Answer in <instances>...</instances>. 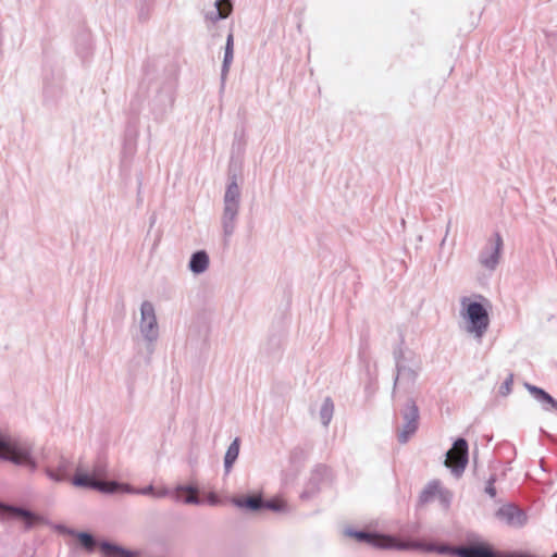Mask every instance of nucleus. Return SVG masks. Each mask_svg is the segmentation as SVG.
<instances>
[{"instance_id": "nucleus-16", "label": "nucleus", "mask_w": 557, "mask_h": 557, "mask_svg": "<svg viewBox=\"0 0 557 557\" xmlns=\"http://www.w3.org/2000/svg\"><path fill=\"white\" fill-rule=\"evenodd\" d=\"M174 499L176 502H183L187 505H201L203 499L194 495L198 493V486L196 484H178L174 488Z\"/></svg>"}, {"instance_id": "nucleus-33", "label": "nucleus", "mask_w": 557, "mask_h": 557, "mask_svg": "<svg viewBox=\"0 0 557 557\" xmlns=\"http://www.w3.org/2000/svg\"><path fill=\"white\" fill-rule=\"evenodd\" d=\"M268 509L274 512H283L286 509V504L280 499H263L262 510Z\"/></svg>"}, {"instance_id": "nucleus-28", "label": "nucleus", "mask_w": 557, "mask_h": 557, "mask_svg": "<svg viewBox=\"0 0 557 557\" xmlns=\"http://www.w3.org/2000/svg\"><path fill=\"white\" fill-rule=\"evenodd\" d=\"M334 412V404L331 397H326L320 408V420L324 426H327L332 420Z\"/></svg>"}, {"instance_id": "nucleus-43", "label": "nucleus", "mask_w": 557, "mask_h": 557, "mask_svg": "<svg viewBox=\"0 0 557 557\" xmlns=\"http://www.w3.org/2000/svg\"><path fill=\"white\" fill-rule=\"evenodd\" d=\"M553 557H557V553H555V554L553 555Z\"/></svg>"}, {"instance_id": "nucleus-32", "label": "nucleus", "mask_w": 557, "mask_h": 557, "mask_svg": "<svg viewBox=\"0 0 557 557\" xmlns=\"http://www.w3.org/2000/svg\"><path fill=\"white\" fill-rule=\"evenodd\" d=\"M91 474L97 480H104L109 475L107 461L99 458L92 466Z\"/></svg>"}, {"instance_id": "nucleus-42", "label": "nucleus", "mask_w": 557, "mask_h": 557, "mask_svg": "<svg viewBox=\"0 0 557 557\" xmlns=\"http://www.w3.org/2000/svg\"><path fill=\"white\" fill-rule=\"evenodd\" d=\"M209 503H210L211 505H215L218 502H216L215 499H210V500H209Z\"/></svg>"}, {"instance_id": "nucleus-6", "label": "nucleus", "mask_w": 557, "mask_h": 557, "mask_svg": "<svg viewBox=\"0 0 557 557\" xmlns=\"http://www.w3.org/2000/svg\"><path fill=\"white\" fill-rule=\"evenodd\" d=\"M399 414L403 424L397 432V440L400 444H406L419 429L420 411L416 400L408 397L399 408Z\"/></svg>"}, {"instance_id": "nucleus-29", "label": "nucleus", "mask_w": 557, "mask_h": 557, "mask_svg": "<svg viewBox=\"0 0 557 557\" xmlns=\"http://www.w3.org/2000/svg\"><path fill=\"white\" fill-rule=\"evenodd\" d=\"M91 50L90 36L86 33H83L78 36L76 40V51L81 55V58H87Z\"/></svg>"}, {"instance_id": "nucleus-9", "label": "nucleus", "mask_w": 557, "mask_h": 557, "mask_svg": "<svg viewBox=\"0 0 557 557\" xmlns=\"http://www.w3.org/2000/svg\"><path fill=\"white\" fill-rule=\"evenodd\" d=\"M495 517L507 527L513 529L523 528L529 520L527 511L512 503L499 507L495 511Z\"/></svg>"}, {"instance_id": "nucleus-38", "label": "nucleus", "mask_w": 557, "mask_h": 557, "mask_svg": "<svg viewBox=\"0 0 557 557\" xmlns=\"http://www.w3.org/2000/svg\"><path fill=\"white\" fill-rule=\"evenodd\" d=\"M170 493H171L170 490L163 488V490H160V491L156 492V497L157 498H162V497H165V496L170 495Z\"/></svg>"}, {"instance_id": "nucleus-8", "label": "nucleus", "mask_w": 557, "mask_h": 557, "mask_svg": "<svg viewBox=\"0 0 557 557\" xmlns=\"http://www.w3.org/2000/svg\"><path fill=\"white\" fill-rule=\"evenodd\" d=\"M420 371L421 366L413 368H405L400 366V369H395L392 398H396L398 391H403L407 394H410L414 387Z\"/></svg>"}, {"instance_id": "nucleus-27", "label": "nucleus", "mask_w": 557, "mask_h": 557, "mask_svg": "<svg viewBox=\"0 0 557 557\" xmlns=\"http://www.w3.org/2000/svg\"><path fill=\"white\" fill-rule=\"evenodd\" d=\"M240 448V438L235 437L231 445L227 447L225 456H224V470L225 473L228 474L238 458Z\"/></svg>"}, {"instance_id": "nucleus-13", "label": "nucleus", "mask_w": 557, "mask_h": 557, "mask_svg": "<svg viewBox=\"0 0 557 557\" xmlns=\"http://www.w3.org/2000/svg\"><path fill=\"white\" fill-rule=\"evenodd\" d=\"M494 237L495 240L491 248L482 250L479 256L480 263L488 270H495L497 267L503 247V238L500 234L495 233Z\"/></svg>"}, {"instance_id": "nucleus-18", "label": "nucleus", "mask_w": 557, "mask_h": 557, "mask_svg": "<svg viewBox=\"0 0 557 557\" xmlns=\"http://www.w3.org/2000/svg\"><path fill=\"white\" fill-rule=\"evenodd\" d=\"M232 11L233 3L231 0H215L214 8L205 13V18L208 22L216 23L228 17Z\"/></svg>"}, {"instance_id": "nucleus-3", "label": "nucleus", "mask_w": 557, "mask_h": 557, "mask_svg": "<svg viewBox=\"0 0 557 557\" xmlns=\"http://www.w3.org/2000/svg\"><path fill=\"white\" fill-rule=\"evenodd\" d=\"M240 202V189L234 175L227 184L224 198H223V213L221 218V224L223 235L227 239L230 238L236 228V222L239 212Z\"/></svg>"}, {"instance_id": "nucleus-2", "label": "nucleus", "mask_w": 557, "mask_h": 557, "mask_svg": "<svg viewBox=\"0 0 557 557\" xmlns=\"http://www.w3.org/2000/svg\"><path fill=\"white\" fill-rule=\"evenodd\" d=\"M0 460L24 467L29 472L38 469V462L33 456V445L28 442L12 440L0 432Z\"/></svg>"}, {"instance_id": "nucleus-5", "label": "nucleus", "mask_w": 557, "mask_h": 557, "mask_svg": "<svg viewBox=\"0 0 557 557\" xmlns=\"http://www.w3.org/2000/svg\"><path fill=\"white\" fill-rule=\"evenodd\" d=\"M140 334L146 342L149 354L153 352L154 343L159 338V325L157 321L156 310L152 302L145 300L140 306Z\"/></svg>"}, {"instance_id": "nucleus-40", "label": "nucleus", "mask_w": 557, "mask_h": 557, "mask_svg": "<svg viewBox=\"0 0 557 557\" xmlns=\"http://www.w3.org/2000/svg\"><path fill=\"white\" fill-rule=\"evenodd\" d=\"M168 102H169V104H170V106H172V103H173V98H172V96H171V95H169V96H168Z\"/></svg>"}, {"instance_id": "nucleus-25", "label": "nucleus", "mask_w": 557, "mask_h": 557, "mask_svg": "<svg viewBox=\"0 0 557 557\" xmlns=\"http://www.w3.org/2000/svg\"><path fill=\"white\" fill-rule=\"evenodd\" d=\"M232 503L246 511L257 512L262 510L263 498L260 495H247L240 497H234Z\"/></svg>"}, {"instance_id": "nucleus-24", "label": "nucleus", "mask_w": 557, "mask_h": 557, "mask_svg": "<svg viewBox=\"0 0 557 557\" xmlns=\"http://www.w3.org/2000/svg\"><path fill=\"white\" fill-rule=\"evenodd\" d=\"M234 59V35L231 32L226 37L225 48H224V57L221 66V85L224 87L226 77L231 67V64Z\"/></svg>"}, {"instance_id": "nucleus-11", "label": "nucleus", "mask_w": 557, "mask_h": 557, "mask_svg": "<svg viewBox=\"0 0 557 557\" xmlns=\"http://www.w3.org/2000/svg\"><path fill=\"white\" fill-rule=\"evenodd\" d=\"M401 546H404L401 548V550H420V552H428V553H432V552H435V553H438L441 555H451V556H456V548L455 546H451V545H436V544H429V543H424L422 541H416V540H404L403 539V543H401Z\"/></svg>"}, {"instance_id": "nucleus-19", "label": "nucleus", "mask_w": 557, "mask_h": 557, "mask_svg": "<svg viewBox=\"0 0 557 557\" xmlns=\"http://www.w3.org/2000/svg\"><path fill=\"white\" fill-rule=\"evenodd\" d=\"M524 387L545 410H557V400L545 389L530 383H524Z\"/></svg>"}, {"instance_id": "nucleus-12", "label": "nucleus", "mask_w": 557, "mask_h": 557, "mask_svg": "<svg viewBox=\"0 0 557 557\" xmlns=\"http://www.w3.org/2000/svg\"><path fill=\"white\" fill-rule=\"evenodd\" d=\"M404 344H405V341L401 337L400 343L393 349V358L395 361V369H400V366L405 367V368H407V367L413 368V367L421 366V361L417 357V355L412 350L404 347Z\"/></svg>"}, {"instance_id": "nucleus-34", "label": "nucleus", "mask_w": 557, "mask_h": 557, "mask_svg": "<svg viewBox=\"0 0 557 557\" xmlns=\"http://www.w3.org/2000/svg\"><path fill=\"white\" fill-rule=\"evenodd\" d=\"M497 478H496V474L493 473L490 475V478L487 479L486 481V486H485V493L491 497V498H495L496 495H497V491H496V487H495V482H496Z\"/></svg>"}, {"instance_id": "nucleus-26", "label": "nucleus", "mask_w": 557, "mask_h": 557, "mask_svg": "<svg viewBox=\"0 0 557 557\" xmlns=\"http://www.w3.org/2000/svg\"><path fill=\"white\" fill-rule=\"evenodd\" d=\"M99 480L95 479L91 473L82 472L79 470L76 471L75 475L72 478V484L76 487L89 488L97 491Z\"/></svg>"}, {"instance_id": "nucleus-30", "label": "nucleus", "mask_w": 557, "mask_h": 557, "mask_svg": "<svg viewBox=\"0 0 557 557\" xmlns=\"http://www.w3.org/2000/svg\"><path fill=\"white\" fill-rule=\"evenodd\" d=\"M154 0H138L137 14L140 22H147L153 9Z\"/></svg>"}, {"instance_id": "nucleus-15", "label": "nucleus", "mask_w": 557, "mask_h": 557, "mask_svg": "<svg viewBox=\"0 0 557 557\" xmlns=\"http://www.w3.org/2000/svg\"><path fill=\"white\" fill-rule=\"evenodd\" d=\"M73 467V462L63 455L58 458L57 467L46 466L44 468L45 474L53 482L60 483L67 479V474Z\"/></svg>"}, {"instance_id": "nucleus-10", "label": "nucleus", "mask_w": 557, "mask_h": 557, "mask_svg": "<svg viewBox=\"0 0 557 557\" xmlns=\"http://www.w3.org/2000/svg\"><path fill=\"white\" fill-rule=\"evenodd\" d=\"M330 469L324 465H318L312 470L308 482L305 485L304 491L300 494L302 500H309L313 498L321 490V484L327 478Z\"/></svg>"}, {"instance_id": "nucleus-35", "label": "nucleus", "mask_w": 557, "mask_h": 557, "mask_svg": "<svg viewBox=\"0 0 557 557\" xmlns=\"http://www.w3.org/2000/svg\"><path fill=\"white\" fill-rule=\"evenodd\" d=\"M513 384V374H509L508 377L504 381V383L499 387L500 396H508L511 393V387Z\"/></svg>"}, {"instance_id": "nucleus-7", "label": "nucleus", "mask_w": 557, "mask_h": 557, "mask_svg": "<svg viewBox=\"0 0 557 557\" xmlns=\"http://www.w3.org/2000/svg\"><path fill=\"white\" fill-rule=\"evenodd\" d=\"M469 460L468 443L463 437H458L451 448L446 453L445 466L451 470L455 476H460Z\"/></svg>"}, {"instance_id": "nucleus-1", "label": "nucleus", "mask_w": 557, "mask_h": 557, "mask_svg": "<svg viewBox=\"0 0 557 557\" xmlns=\"http://www.w3.org/2000/svg\"><path fill=\"white\" fill-rule=\"evenodd\" d=\"M479 301L471 300L469 297L461 298V314L467 321V332L474 335L475 338H482L490 326L488 308L491 302L482 295L475 296Z\"/></svg>"}, {"instance_id": "nucleus-20", "label": "nucleus", "mask_w": 557, "mask_h": 557, "mask_svg": "<svg viewBox=\"0 0 557 557\" xmlns=\"http://www.w3.org/2000/svg\"><path fill=\"white\" fill-rule=\"evenodd\" d=\"M99 547L106 557H138V552L128 549L120 544L102 541Z\"/></svg>"}, {"instance_id": "nucleus-41", "label": "nucleus", "mask_w": 557, "mask_h": 557, "mask_svg": "<svg viewBox=\"0 0 557 557\" xmlns=\"http://www.w3.org/2000/svg\"><path fill=\"white\" fill-rule=\"evenodd\" d=\"M446 238H447V236L445 235L444 238L441 242V246H444V244H446Z\"/></svg>"}, {"instance_id": "nucleus-22", "label": "nucleus", "mask_w": 557, "mask_h": 557, "mask_svg": "<svg viewBox=\"0 0 557 557\" xmlns=\"http://www.w3.org/2000/svg\"><path fill=\"white\" fill-rule=\"evenodd\" d=\"M57 529L64 534L75 536L78 540L81 546L87 552L95 550L97 541L91 533L86 531H75L74 529H70L64 525H59Z\"/></svg>"}, {"instance_id": "nucleus-4", "label": "nucleus", "mask_w": 557, "mask_h": 557, "mask_svg": "<svg viewBox=\"0 0 557 557\" xmlns=\"http://www.w3.org/2000/svg\"><path fill=\"white\" fill-rule=\"evenodd\" d=\"M344 534L355 539L358 543H364L377 549L401 550L403 539L392 534H384L375 531L355 530L347 528Z\"/></svg>"}, {"instance_id": "nucleus-31", "label": "nucleus", "mask_w": 557, "mask_h": 557, "mask_svg": "<svg viewBox=\"0 0 557 557\" xmlns=\"http://www.w3.org/2000/svg\"><path fill=\"white\" fill-rule=\"evenodd\" d=\"M438 486H440L438 482H436V481L430 482L423 488V491L420 493V496H419L420 504L429 503L435 496V494L437 493Z\"/></svg>"}, {"instance_id": "nucleus-14", "label": "nucleus", "mask_w": 557, "mask_h": 557, "mask_svg": "<svg viewBox=\"0 0 557 557\" xmlns=\"http://www.w3.org/2000/svg\"><path fill=\"white\" fill-rule=\"evenodd\" d=\"M1 508L8 516L23 520L26 531L30 530L39 520V517L35 512L21 506L3 504Z\"/></svg>"}, {"instance_id": "nucleus-36", "label": "nucleus", "mask_w": 557, "mask_h": 557, "mask_svg": "<svg viewBox=\"0 0 557 557\" xmlns=\"http://www.w3.org/2000/svg\"><path fill=\"white\" fill-rule=\"evenodd\" d=\"M129 494H138V495H147V496H153L156 497V491L152 484L147 485L141 488H136L133 486V492H129Z\"/></svg>"}, {"instance_id": "nucleus-17", "label": "nucleus", "mask_w": 557, "mask_h": 557, "mask_svg": "<svg viewBox=\"0 0 557 557\" xmlns=\"http://www.w3.org/2000/svg\"><path fill=\"white\" fill-rule=\"evenodd\" d=\"M456 557H497V554L490 546L479 543L458 546Z\"/></svg>"}, {"instance_id": "nucleus-21", "label": "nucleus", "mask_w": 557, "mask_h": 557, "mask_svg": "<svg viewBox=\"0 0 557 557\" xmlns=\"http://www.w3.org/2000/svg\"><path fill=\"white\" fill-rule=\"evenodd\" d=\"M97 492L106 495H113L119 493L129 494L133 492V486L128 483L119 482L115 480H99Z\"/></svg>"}, {"instance_id": "nucleus-23", "label": "nucleus", "mask_w": 557, "mask_h": 557, "mask_svg": "<svg viewBox=\"0 0 557 557\" xmlns=\"http://www.w3.org/2000/svg\"><path fill=\"white\" fill-rule=\"evenodd\" d=\"M210 264V258L206 250H197L191 253L188 261V269L191 273L199 275L206 272Z\"/></svg>"}, {"instance_id": "nucleus-39", "label": "nucleus", "mask_w": 557, "mask_h": 557, "mask_svg": "<svg viewBox=\"0 0 557 557\" xmlns=\"http://www.w3.org/2000/svg\"><path fill=\"white\" fill-rule=\"evenodd\" d=\"M450 224H451V221L449 220L448 223H447V227H446V236L448 235L449 233V230H450Z\"/></svg>"}, {"instance_id": "nucleus-37", "label": "nucleus", "mask_w": 557, "mask_h": 557, "mask_svg": "<svg viewBox=\"0 0 557 557\" xmlns=\"http://www.w3.org/2000/svg\"><path fill=\"white\" fill-rule=\"evenodd\" d=\"M281 344H282L281 336L273 335V336L269 337L268 346H270L271 351L278 350L281 348Z\"/></svg>"}]
</instances>
